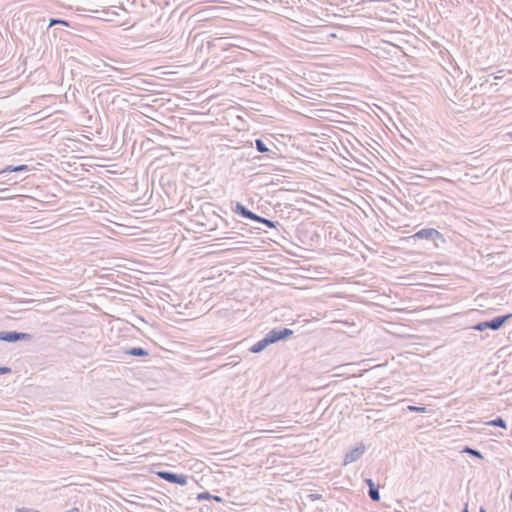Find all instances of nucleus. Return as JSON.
<instances>
[{"label":"nucleus","mask_w":512,"mask_h":512,"mask_svg":"<svg viewBox=\"0 0 512 512\" xmlns=\"http://www.w3.org/2000/svg\"><path fill=\"white\" fill-rule=\"evenodd\" d=\"M126 355L129 356H135V357H146L149 355L148 350L142 348V347H132L129 349H126L124 351Z\"/></svg>","instance_id":"14"},{"label":"nucleus","mask_w":512,"mask_h":512,"mask_svg":"<svg viewBox=\"0 0 512 512\" xmlns=\"http://www.w3.org/2000/svg\"><path fill=\"white\" fill-rule=\"evenodd\" d=\"M28 170H29V167H28V165H25V164H21V165H17V166L9 165V166L5 167L0 173L4 174V173H12V172H25Z\"/></svg>","instance_id":"15"},{"label":"nucleus","mask_w":512,"mask_h":512,"mask_svg":"<svg viewBox=\"0 0 512 512\" xmlns=\"http://www.w3.org/2000/svg\"><path fill=\"white\" fill-rule=\"evenodd\" d=\"M407 410L410 411V412H426V407L425 406L409 405L407 407Z\"/></svg>","instance_id":"20"},{"label":"nucleus","mask_w":512,"mask_h":512,"mask_svg":"<svg viewBox=\"0 0 512 512\" xmlns=\"http://www.w3.org/2000/svg\"><path fill=\"white\" fill-rule=\"evenodd\" d=\"M234 212L240 217L247 218L256 221V213L247 209L243 204L237 202L234 208Z\"/></svg>","instance_id":"13"},{"label":"nucleus","mask_w":512,"mask_h":512,"mask_svg":"<svg viewBox=\"0 0 512 512\" xmlns=\"http://www.w3.org/2000/svg\"><path fill=\"white\" fill-rule=\"evenodd\" d=\"M282 7V0H258V11L264 12V13H270L265 14V18H268V20H271L272 23L270 26L275 28L277 24L282 23V19L279 17L277 11Z\"/></svg>","instance_id":"3"},{"label":"nucleus","mask_w":512,"mask_h":512,"mask_svg":"<svg viewBox=\"0 0 512 512\" xmlns=\"http://www.w3.org/2000/svg\"><path fill=\"white\" fill-rule=\"evenodd\" d=\"M11 373V368L7 366L0 367V375Z\"/></svg>","instance_id":"24"},{"label":"nucleus","mask_w":512,"mask_h":512,"mask_svg":"<svg viewBox=\"0 0 512 512\" xmlns=\"http://www.w3.org/2000/svg\"><path fill=\"white\" fill-rule=\"evenodd\" d=\"M412 238L414 239H426L433 241L435 245L437 246V240L444 241L443 235L434 228H424L416 232Z\"/></svg>","instance_id":"8"},{"label":"nucleus","mask_w":512,"mask_h":512,"mask_svg":"<svg viewBox=\"0 0 512 512\" xmlns=\"http://www.w3.org/2000/svg\"><path fill=\"white\" fill-rule=\"evenodd\" d=\"M211 499H212V500H215V501H217V502H222V498H221V497H219V496H217V495H212V498H211Z\"/></svg>","instance_id":"27"},{"label":"nucleus","mask_w":512,"mask_h":512,"mask_svg":"<svg viewBox=\"0 0 512 512\" xmlns=\"http://www.w3.org/2000/svg\"><path fill=\"white\" fill-rule=\"evenodd\" d=\"M293 334L294 331L289 328H273L258 341V353L272 344L287 340Z\"/></svg>","instance_id":"2"},{"label":"nucleus","mask_w":512,"mask_h":512,"mask_svg":"<svg viewBox=\"0 0 512 512\" xmlns=\"http://www.w3.org/2000/svg\"><path fill=\"white\" fill-rule=\"evenodd\" d=\"M212 498V495L209 492H202L199 493L197 496L198 500H210Z\"/></svg>","instance_id":"22"},{"label":"nucleus","mask_w":512,"mask_h":512,"mask_svg":"<svg viewBox=\"0 0 512 512\" xmlns=\"http://www.w3.org/2000/svg\"><path fill=\"white\" fill-rule=\"evenodd\" d=\"M258 224H262L265 228L258 227V232L260 230L267 232V229H275L276 234H279L278 226H280V223L278 221H272L270 219H267L263 216L258 215Z\"/></svg>","instance_id":"12"},{"label":"nucleus","mask_w":512,"mask_h":512,"mask_svg":"<svg viewBox=\"0 0 512 512\" xmlns=\"http://www.w3.org/2000/svg\"><path fill=\"white\" fill-rule=\"evenodd\" d=\"M32 338L31 334L17 331H1L0 341L14 343L17 341H28Z\"/></svg>","instance_id":"9"},{"label":"nucleus","mask_w":512,"mask_h":512,"mask_svg":"<svg viewBox=\"0 0 512 512\" xmlns=\"http://www.w3.org/2000/svg\"><path fill=\"white\" fill-rule=\"evenodd\" d=\"M157 475L169 482V483H173V484H178V485H181V486H184L187 484L188 482V477L184 474H177V473H174V472H171V471H166V470H163V471H158L157 472Z\"/></svg>","instance_id":"7"},{"label":"nucleus","mask_w":512,"mask_h":512,"mask_svg":"<svg viewBox=\"0 0 512 512\" xmlns=\"http://www.w3.org/2000/svg\"><path fill=\"white\" fill-rule=\"evenodd\" d=\"M279 160H270L267 157V154H259L258 155V175L259 174H267L269 171H272L276 168V164L274 162H278Z\"/></svg>","instance_id":"10"},{"label":"nucleus","mask_w":512,"mask_h":512,"mask_svg":"<svg viewBox=\"0 0 512 512\" xmlns=\"http://www.w3.org/2000/svg\"><path fill=\"white\" fill-rule=\"evenodd\" d=\"M365 482H366L367 486L369 487V489L377 486L372 479H366Z\"/></svg>","instance_id":"25"},{"label":"nucleus","mask_w":512,"mask_h":512,"mask_svg":"<svg viewBox=\"0 0 512 512\" xmlns=\"http://www.w3.org/2000/svg\"><path fill=\"white\" fill-rule=\"evenodd\" d=\"M257 209H258V210H261V212H262L263 214H267V213H266V211L264 210V205H262V204H261V205H259V204H258Z\"/></svg>","instance_id":"29"},{"label":"nucleus","mask_w":512,"mask_h":512,"mask_svg":"<svg viewBox=\"0 0 512 512\" xmlns=\"http://www.w3.org/2000/svg\"><path fill=\"white\" fill-rule=\"evenodd\" d=\"M195 217H196L195 221H196L197 224H199L201 226H204V227H207L208 230H212L213 229V227H210L207 223H205V222L200 220V217H201L200 215L197 214V215H195Z\"/></svg>","instance_id":"23"},{"label":"nucleus","mask_w":512,"mask_h":512,"mask_svg":"<svg viewBox=\"0 0 512 512\" xmlns=\"http://www.w3.org/2000/svg\"><path fill=\"white\" fill-rule=\"evenodd\" d=\"M274 136L268 135L258 138V153L267 154L270 160H280L281 150L278 145L273 141Z\"/></svg>","instance_id":"4"},{"label":"nucleus","mask_w":512,"mask_h":512,"mask_svg":"<svg viewBox=\"0 0 512 512\" xmlns=\"http://www.w3.org/2000/svg\"><path fill=\"white\" fill-rule=\"evenodd\" d=\"M272 273L273 271L271 269L263 266L261 263L258 262V278L269 279Z\"/></svg>","instance_id":"16"},{"label":"nucleus","mask_w":512,"mask_h":512,"mask_svg":"<svg viewBox=\"0 0 512 512\" xmlns=\"http://www.w3.org/2000/svg\"><path fill=\"white\" fill-rule=\"evenodd\" d=\"M512 318V313H508L505 315H500L494 317L491 320L479 322L474 325L472 328L476 331H484L486 329H491L493 331L499 330L507 321Z\"/></svg>","instance_id":"6"},{"label":"nucleus","mask_w":512,"mask_h":512,"mask_svg":"<svg viewBox=\"0 0 512 512\" xmlns=\"http://www.w3.org/2000/svg\"><path fill=\"white\" fill-rule=\"evenodd\" d=\"M487 424L491 425V426H495V427H500L503 429H506V427H507L506 422L502 417H497L496 419L488 422Z\"/></svg>","instance_id":"18"},{"label":"nucleus","mask_w":512,"mask_h":512,"mask_svg":"<svg viewBox=\"0 0 512 512\" xmlns=\"http://www.w3.org/2000/svg\"><path fill=\"white\" fill-rule=\"evenodd\" d=\"M479 512H486V509L484 507H480Z\"/></svg>","instance_id":"33"},{"label":"nucleus","mask_w":512,"mask_h":512,"mask_svg":"<svg viewBox=\"0 0 512 512\" xmlns=\"http://www.w3.org/2000/svg\"><path fill=\"white\" fill-rule=\"evenodd\" d=\"M463 452L467 453V454H470V455H472L474 457L480 458V459L483 458L482 453L480 451H478L476 449H473V448H470V447H465L463 449Z\"/></svg>","instance_id":"19"},{"label":"nucleus","mask_w":512,"mask_h":512,"mask_svg":"<svg viewBox=\"0 0 512 512\" xmlns=\"http://www.w3.org/2000/svg\"><path fill=\"white\" fill-rule=\"evenodd\" d=\"M258 23H261V26L258 27V59L261 57L274 58L273 54L279 53L281 50L280 42L275 33L280 28V24L273 28L270 26L271 20L259 17Z\"/></svg>","instance_id":"1"},{"label":"nucleus","mask_w":512,"mask_h":512,"mask_svg":"<svg viewBox=\"0 0 512 512\" xmlns=\"http://www.w3.org/2000/svg\"><path fill=\"white\" fill-rule=\"evenodd\" d=\"M55 24H61V25H64V26H69V24H68V22L66 20L51 18L50 21H49V26H53Z\"/></svg>","instance_id":"21"},{"label":"nucleus","mask_w":512,"mask_h":512,"mask_svg":"<svg viewBox=\"0 0 512 512\" xmlns=\"http://www.w3.org/2000/svg\"><path fill=\"white\" fill-rule=\"evenodd\" d=\"M507 136L512 140V132H509Z\"/></svg>","instance_id":"35"},{"label":"nucleus","mask_w":512,"mask_h":512,"mask_svg":"<svg viewBox=\"0 0 512 512\" xmlns=\"http://www.w3.org/2000/svg\"><path fill=\"white\" fill-rule=\"evenodd\" d=\"M249 351H250V352H252V353H256V351H257L256 344L252 345V346L249 348Z\"/></svg>","instance_id":"30"},{"label":"nucleus","mask_w":512,"mask_h":512,"mask_svg":"<svg viewBox=\"0 0 512 512\" xmlns=\"http://www.w3.org/2000/svg\"><path fill=\"white\" fill-rule=\"evenodd\" d=\"M488 82V80H485V82L480 84V87H484V85Z\"/></svg>","instance_id":"34"},{"label":"nucleus","mask_w":512,"mask_h":512,"mask_svg":"<svg viewBox=\"0 0 512 512\" xmlns=\"http://www.w3.org/2000/svg\"><path fill=\"white\" fill-rule=\"evenodd\" d=\"M368 495L372 501L378 502L380 500V493L378 486L374 488H370L368 490Z\"/></svg>","instance_id":"17"},{"label":"nucleus","mask_w":512,"mask_h":512,"mask_svg":"<svg viewBox=\"0 0 512 512\" xmlns=\"http://www.w3.org/2000/svg\"><path fill=\"white\" fill-rule=\"evenodd\" d=\"M310 497H311L312 500H316V499H320L321 495H319V494H311Z\"/></svg>","instance_id":"28"},{"label":"nucleus","mask_w":512,"mask_h":512,"mask_svg":"<svg viewBox=\"0 0 512 512\" xmlns=\"http://www.w3.org/2000/svg\"><path fill=\"white\" fill-rule=\"evenodd\" d=\"M461 512H469V511H468V505H467V504L465 505V508H464Z\"/></svg>","instance_id":"32"},{"label":"nucleus","mask_w":512,"mask_h":512,"mask_svg":"<svg viewBox=\"0 0 512 512\" xmlns=\"http://www.w3.org/2000/svg\"><path fill=\"white\" fill-rule=\"evenodd\" d=\"M258 432H259V433H265V432H268V430H266V429H259V428H258Z\"/></svg>","instance_id":"31"},{"label":"nucleus","mask_w":512,"mask_h":512,"mask_svg":"<svg viewBox=\"0 0 512 512\" xmlns=\"http://www.w3.org/2000/svg\"><path fill=\"white\" fill-rule=\"evenodd\" d=\"M365 447L363 445L357 446L346 453L344 457V464H349L357 461L364 453Z\"/></svg>","instance_id":"11"},{"label":"nucleus","mask_w":512,"mask_h":512,"mask_svg":"<svg viewBox=\"0 0 512 512\" xmlns=\"http://www.w3.org/2000/svg\"><path fill=\"white\" fill-rule=\"evenodd\" d=\"M264 65L258 64V89L266 90L270 93L273 92V88L278 85L279 69L273 70V74H268L263 71Z\"/></svg>","instance_id":"5"},{"label":"nucleus","mask_w":512,"mask_h":512,"mask_svg":"<svg viewBox=\"0 0 512 512\" xmlns=\"http://www.w3.org/2000/svg\"><path fill=\"white\" fill-rule=\"evenodd\" d=\"M18 512H40V511L32 509V508H21V509H18Z\"/></svg>","instance_id":"26"}]
</instances>
